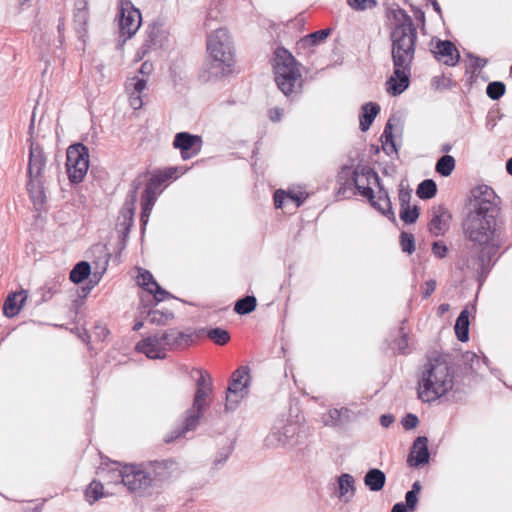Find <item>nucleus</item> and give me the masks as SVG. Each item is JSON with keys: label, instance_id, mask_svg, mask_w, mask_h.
Instances as JSON below:
<instances>
[{"label": "nucleus", "instance_id": "de8ad7c7", "mask_svg": "<svg viewBox=\"0 0 512 512\" xmlns=\"http://www.w3.org/2000/svg\"><path fill=\"white\" fill-rule=\"evenodd\" d=\"M198 423L199 422H196L195 425L192 427V428H189L187 427V416L185 417V421H184V425L182 428H178V429H175L173 430L170 434H168L165 438H164V441L166 443H172L173 441H175L176 439L184 436L187 432L189 431H193L196 429V427L198 426Z\"/></svg>", "mask_w": 512, "mask_h": 512}, {"label": "nucleus", "instance_id": "864d4df0", "mask_svg": "<svg viewBox=\"0 0 512 512\" xmlns=\"http://www.w3.org/2000/svg\"><path fill=\"white\" fill-rule=\"evenodd\" d=\"M419 423L418 417L412 413L407 414L402 419V425L406 430L414 429Z\"/></svg>", "mask_w": 512, "mask_h": 512}, {"label": "nucleus", "instance_id": "f3484780", "mask_svg": "<svg viewBox=\"0 0 512 512\" xmlns=\"http://www.w3.org/2000/svg\"><path fill=\"white\" fill-rule=\"evenodd\" d=\"M136 350L145 354L150 359H163L166 357L167 352L159 334L139 341L136 344Z\"/></svg>", "mask_w": 512, "mask_h": 512}, {"label": "nucleus", "instance_id": "393cba45", "mask_svg": "<svg viewBox=\"0 0 512 512\" xmlns=\"http://www.w3.org/2000/svg\"><path fill=\"white\" fill-rule=\"evenodd\" d=\"M88 3L86 0H78L75 4L74 24L77 33L83 37L87 33L88 26Z\"/></svg>", "mask_w": 512, "mask_h": 512}, {"label": "nucleus", "instance_id": "a211bd4d", "mask_svg": "<svg viewBox=\"0 0 512 512\" xmlns=\"http://www.w3.org/2000/svg\"><path fill=\"white\" fill-rule=\"evenodd\" d=\"M136 201L137 187L129 193L128 199L121 209L120 216L118 218L117 226L121 229V232L124 236L130 232V229L133 225Z\"/></svg>", "mask_w": 512, "mask_h": 512}, {"label": "nucleus", "instance_id": "58836bf2", "mask_svg": "<svg viewBox=\"0 0 512 512\" xmlns=\"http://www.w3.org/2000/svg\"><path fill=\"white\" fill-rule=\"evenodd\" d=\"M437 192V186L431 179L422 181L417 188V195L421 199H430L435 196Z\"/></svg>", "mask_w": 512, "mask_h": 512}, {"label": "nucleus", "instance_id": "20e7f679", "mask_svg": "<svg viewBox=\"0 0 512 512\" xmlns=\"http://www.w3.org/2000/svg\"><path fill=\"white\" fill-rule=\"evenodd\" d=\"M274 73L278 88L286 96L298 95L302 89V74L294 56L284 47L274 51Z\"/></svg>", "mask_w": 512, "mask_h": 512}, {"label": "nucleus", "instance_id": "a18cd8bd", "mask_svg": "<svg viewBox=\"0 0 512 512\" xmlns=\"http://www.w3.org/2000/svg\"><path fill=\"white\" fill-rule=\"evenodd\" d=\"M418 217H419V209L417 206L411 207L409 205V206L400 208V218L403 222H405L407 224H412L417 221Z\"/></svg>", "mask_w": 512, "mask_h": 512}, {"label": "nucleus", "instance_id": "ddd939ff", "mask_svg": "<svg viewBox=\"0 0 512 512\" xmlns=\"http://www.w3.org/2000/svg\"><path fill=\"white\" fill-rule=\"evenodd\" d=\"M173 146L180 150L181 157L186 160L196 156L200 152L202 138L188 132H179L174 137Z\"/></svg>", "mask_w": 512, "mask_h": 512}, {"label": "nucleus", "instance_id": "49530a36", "mask_svg": "<svg viewBox=\"0 0 512 512\" xmlns=\"http://www.w3.org/2000/svg\"><path fill=\"white\" fill-rule=\"evenodd\" d=\"M505 84L499 81L491 82L488 84L486 93L492 100H498L505 93Z\"/></svg>", "mask_w": 512, "mask_h": 512}, {"label": "nucleus", "instance_id": "aec40b11", "mask_svg": "<svg viewBox=\"0 0 512 512\" xmlns=\"http://www.w3.org/2000/svg\"><path fill=\"white\" fill-rule=\"evenodd\" d=\"M428 460V438L425 436H419L413 442L412 450L407 461L410 466L418 467L427 463Z\"/></svg>", "mask_w": 512, "mask_h": 512}, {"label": "nucleus", "instance_id": "5fc2aeb1", "mask_svg": "<svg viewBox=\"0 0 512 512\" xmlns=\"http://www.w3.org/2000/svg\"><path fill=\"white\" fill-rule=\"evenodd\" d=\"M447 251V246L441 241H435L432 244V252L438 258H444L447 254Z\"/></svg>", "mask_w": 512, "mask_h": 512}, {"label": "nucleus", "instance_id": "f257e3e1", "mask_svg": "<svg viewBox=\"0 0 512 512\" xmlns=\"http://www.w3.org/2000/svg\"><path fill=\"white\" fill-rule=\"evenodd\" d=\"M471 211L464 223L466 237L481 247L476 270L486 274L492 258L501 245V222L496 194L492 188L480 185L472 190Z\"/></svg>", "mask_w": 512, "mask_h": 512}, {"label": "nucleus", "instance_id": "37998d69", "mask_svg": "<svg viewBox=\"0 0 512 512\" xmlns=\"http://www.w3.org/2000/svg\"><path fill=\"white\" fill-rule=\"evenodd\" d=\"M146 85L147 80L145 78L132 77L126 82V90L128 93L141 95Z\"/></svg>", "mask_w": 512, "mask_h": 512}, {"label": "nucleus", "instance_id": "c85d7f7f", "mask_svg": "<svg viewBox=\"0 0 512 512\" xmlns=\"http://www.w3.org/2000/svg\"><path fill=\"white\" fill-rule=\"evenodd\" d=\"M380 106L373 102H368L362 106V113L359 118L360 129L364 132L367 131L378 113Z\"/></svg>", "mask_w": 512, "mask_h": 512}, {"label": "nucleus", "instance_id": "2f4dec72", "mask_svg": "<svg viewBox=\"0 0 512 512\" xmlns=\"http://www.w3.org/2000/svg\"><path fill=\"white\" fill-rule=\"evenodd\" d=\"M304 199L305 197H303L302 193L287 194L282 190H277L274 194V204L276 208H283L286 202H292L294 207L298 208L303 203Z\"/></svg>", "mask_w": 512, "mask_h": 512}, {"label": "nucleus", "instance_id": "0e129e2a", "mask_svg": "<svg viewBox=\"0 0 512 512\" xmlns=\"http://www.w3.org/2000/svg\"><path fill=\"white\" fill-rule=\"evenodd\" d=\"M153 70V65L152 63L148 62V61H145L142 63L141 67H140V70L139 72L143 75H149Z\"/></svg>", "mask_w": 512, "mask_h": 512}, {"label": "nucleus", "instance_id": "052dcab7", "mask_svg": "<svg viewBox=\"0 0 512 512\" xmlns=\"http://www.w3.org/2000/svg\"><path fill=\"white\" fill-rule=\"evenodd\" d=\"M130 105L133 109H140L143 105L141 95L129 93Z\"/></svg>", "mask_w": 512, "mask_h": 512}, {"label": "nucleus", "instance_id": "4be33fe9", "mask_svg": "<svg viewBox=\"0 0 512 512\" xmlns=\"http://www.w3.org/2000/svg\"><path fill=\"white\" fill-rule=\"evenodd\" d=\"M27 297L28 291L23 289L10 293L3 305L4 315L9 318L16 316L22 309Z\"/></svg>", "mask_w": 512, "mask_h": 512}, {"label": "nucleus", "instance_id": "2eb2a0df", "mask_svg": "<svg viewBox=\"0 0 512 512\" xmlns=\"http://www.w3.org/2000/svg\"><path fill=\"white\" fill-rule=\"evenodd\" d=\"M161 184L158 178L152 176L146 184L144 193L141 199L142 213L141 221L145 225L148 221L151 210L155 204V201L161 193Z\"/></svg>", "mask_w": 512, "mask_h": 512}, {"label": "nucleus", "instance_id": "c9c22d12", "mask_svg": "<svg viewBox=\"0 0 512 512\" xmlns=\"http://www.w3.org/2000/svg\"><path fill=\"white\" fill-rule=\"evenodd\" d=\"M257 300L254 296H246L239 299L234 306V311L240 315L252 312L256 308Z\"/></svg>", "mask_w": 512, "mask_h": 512}, {"label": "nucleus", "instance_id": "4d7b16f0", "mask_svg": "<svg viewBox=\"0 0 512 512\" xmlns=\"http://www.w3.org/2000/svg\"><path fill=\"white\" fill-rule=\"evenodd\" d=\"M406 507L410 510H414L418 502V494L414 492H407L405 496Z\"/></svg>", "mask_w": 512, "mask_h": 512}, {"label": "nucleus", "instance_id": "39448f33", "mask_svg": "<svg viewBox=\"0 0 512 512\" xmlns=\"http://www.w3.org/2000/svg\"><path fill=\"white\" fill-rule=\"evenodd\" d=\"M207 51L212 60L211 68L214 76L231 72L234 64L233 47L230 35L226 29L214 31L207 40Z\"/></svg>", "mask_w": 512, "mask_h": 512}, {"label": "nucleus", "instance_id": "3c124183", "mask_svg": "<svg viewBox=\"0 0 512 512\" xmlns=\"http://www.w3.org/2000/svg\"><path fill=\"white\" fill-rule=\"evenodd\" d=\"M411 197H412L411 190L406 188L403 183H400V185H399V195H398L400 208L401 207L409 206L410 205Z\"/></svg>", "mask_w": 512, "mask_h": 512}, {"label": "nucleus", "instance_id": "9b49d317", "mask_svg": "<svg viewBox=\"0 0 512 512\" xmlns=\"http://www.w3.org/2000/svg\"><path fill=\"white\" fill-rule=\"evenodd\" d=\"M352 183L357 189V192L368 200L374 198V191L372 186H380V179L378 174L369 166L357 165L352 172Z\"/></svg>", "mask_w": 512, "mask_h": 512}, {"label": "nucleus", "instance_id": "f8f14e48", "mask_svg": "<svg viewBox=\"0 0 512 512\" xmlns=\"http://www.w3.org/2000/svg\"><path fill=\"white\" fill-rule=\"evenodd\" d=\"M119 28L122 36L131 38L141 25V13L133 4L124 0L121 1L119 7Z\"/></svg>", "mask_w": 512, "mask_h": 512}, {"label": "nucleus", "instance_id": "b1692460", "mask_svg": "<svg viewBox=\"0 0 512 512\" xmlns=\"http://www.w3.org/2000/svg\"><path fill=\"white\" fill-rule=\"evenodd\" d=\"M27 190L35 209L40 210L46 202L43 179L29 178L27 182Z\"/></svg>", "mask_w": 512, "mask_h": 512}, {"label": "nucleus", "instance_id": "cd10ccee", "mask_svg": "<svg viewBox=\"0 0 512 512\" xmlns=\"http://www.w3.org/2000/svg\"><path fill=\"white\" fill-rule=\"evenodd\" d=\"M378 191L377 200L375 197L372 200H368L370 204L380 211L383 215L389 216L394 219V212L392 210V204L388 195V192L380 185Z\"/></svg>", "mask_w": 512, "mask_h": 512}, {"label": "nucleus", "instance_id": "4468645a", "mask_svg": "<svg viewBox=\"0 0 512 512\" xmlns=\"http://www.w3.org/2000/svg\"><path fill=\"white\" fill-rule=\"evenodd\" d=\"M451 214L442 205L434 206L430 210L429 232L434 236L444 235L450 227Z\"/></svg>", "mask_w": 512, "mask_h": 512}, {"label": "nucleus", "instance_id": "dca6fc26", "mask_svg": "<svg viewBox=\"0 0 512 512\" xmlns=\"http://www.w3.org/2000/svg\"><path fill=\"white\" fill-rule=\"evenodd\" d=\"M46 166V157L39 144L30 139L28 178L43 179V170Z\"/></svg>", "mask_w": 512, "mask_h": 512}, {"label": "nucleus", "instance_id": "6e6552de", "mask_svg": "<svg viewBox=\"0 0 512 512\" xmlns=\"http://www.w3.org/2000/svg\"><path fill=\"white\" fill-rule=\"evenodd\" d=\"M250 380V369L248 366H241L232 373L226 392V411L235 410L239 403L248 395Z\"/></svg>", "mask_w": 512, "mask_h": 512}, {"label": "nucleus", "instance_id": "bf43d9fd", "mask_svg": "<svg viewBox=\"0 0 512 512\" xmlns=\"http://www.w3.org/2000/svg\"><path fill=\"white\" fill-rule=\"evenodd\" d=\"M469 58L471 59L472 63L471 65L475 68V69H482L485 67V65L487 64V60L484 59V58H481V57H478V56H474L472 54H469L468 55Z\"/></svg>", "mask_w": 512, "mask_h": 512}, {"label": "nucleus", "instance_id": "8fccbe9b", "mask_svg": "<svg viewBox=\"0 0 512 512\" xmlns=\"http://www.w3.org/2000/svg\"><path fill=\"white\" fill-rule=\"evenodd\" d=\"M348 5L357 11L373 9L377 6L376 0H347Z\"/></svg>", "mask_w": 512, "mask_h": 512}, {"label": "nucleus", "instance_id": "a19ab883", "mask_svg": "<svg viewBox=\"0 0 512 512\" xmlns=\"http://www.w3.org/2000/svg\"><path fill=\"white\" fill-rule=\"evenodd\" d=\"M103 496V485L96 480L92 481L85 491L86 500L93 504Z\"/></svg>", "mask_w": 512, "mask_h": 512}, {"label": "nucleus", "instance_id": "412c9836", "mask_svg": "<svg viewBox=\"0 0 512 512\" xmlns=\"http://www.w3.org/2000/svg\"><path fill=\"white\" fill-rule=\"evenodd\" d=\"M354 418V412L347 408H333L324 413L321 421L325 426L336 427L350 422Z\"/></svg>", "mask_w": 512, "mask_h": 512}, {"label": "nucleus", "instance_id": "c03bdc74", "mask_svg": "<svg viewBox=\"0 0 512 512\" xmlns=\"http://www.w3.org/2000/svg\"><path fill=\"white\" fill-rule=\"evenodd\" d=\"M207 336L218 345H224L230 340L228 331L222 328L210 329L207 332Z\"/></svg>", "mask_w": 512, "mask_h": 512}, {"label": "nucleus", "instance_id": "e433bc0d", "mask_svg": "<svg viewBox=\"0 0 512 512\" xmlns=\"http://www.w3.org/2000/svg\"><path fill=\"white\" fill-rule=\"evenodd\" d=\"M455 168V159L450 155L442 156L436 163V171L444 176H450Z\"/></svg>", "mask_w": 512, "mask_h": 512}, {"label": "nucleus", "instance_id": "9d476101", "mask_svg": "<svg viewBox=\"0 0 512 512\" xmlns=\"http://www.w3.org/2000/svg\"><path fill=\"white\" fill-rule=\"evenodd\" d=\"M209 375L200 371V377L197 380V389L194 395L193 404L187 410V427L192 428L196 422H199L203 416V412L208 406L207 398L212 391V386L209 381Z\"/></svg>", "mask_w": 512, "mask_h": 512}, {"label": "nucleus", "instance_id": "423d86ee", "mask_svg": "<svg viewBox=\"0 0 512 512\" xmlns=\"http://www.w3.org/2000/svg\"><path fill=\"white\" fill-rule=\"evenodd\" d=\"M300 425L293 421L278 420L264 439L269 449H289L299 442Z\"/></svg>", "mask_w": 512, "mask_h": 512}, {"label": "nucleus", "instance_id": "5701e85b", "mask_svg": "<svg viewBox=\"0 0 512 512\" xmlns=\"http://www.w3.org/2000/svg\"><path fill=\"white\" fill-rule=\"evenodd\" d=\"M436 55L445 65L455 66L460 59V54L450 41H439L436 46Z\"/></svg>", "mask_w": 512, "mask_h": 512}, {"label": "nucleus", "instance_id": "774afa93", "mask_svg": "<svg viewBox=\"0 0 512 512\" xmlns=\"http://www.w3.org/2000/svg\"><path fill=\"white\" fill-rule=\"evenodd\" d=\"M391 512H408V508L406 505L402 502L396 503L393 507Z\"/></svg>", "mask_w": 512, "mask_h": 512}, {"label": "nucleus", "instance_id": "4c0bfd02", "mask_svg": "<svg viewBox=\"0 0 512 512\" xmlns=\"http://www.w3.org/2000/svg\"><path fill=\"white\" fill-rule=\"evenodd\" d=\"M330 32H331L330 29L318 30L314 33H311V34L303 37L300 41V44L303 47L317 45L320 42H322L323 40H325L328 37V35L330 34Z\"/></svg>", "mask_w": 512, "mask_h": 512}, {"label": "nucleus", "instance_id": "6e6d98bb", "mask_svg": "<svg viewBox=\"0 0 512 512\" xmlns=\"http://www.w3.org/2000/svg\"><path fill=\"white\" fill-rule=\"evenodd\" d=\"M394 348L399 353H405L408 348V337L405 333L402 332L401 337L395 341Z\"/></svg>", "mask_w": 512, "mask_h": 512}, {"label": "nucleus", "instance_id": "72a5a7b5", "mask_svg": "<svg viewBox=\"0 0 512 512\" xmlns=\"http://www.w3.org/2000/svg\"><path fill=\"white\" fill-rule=\"evenodd\" d=\"M161 36L162 31L159 26L153 25L150 26L147 31V39L145 40V43L143 44L144 53L148 51L149 49L156 48L161 45Z\"/></svg>", "mask_w": 512, "mask_h": 512}, {"label": "nucleus", "instance_id": "0eeeda50", "mask_svg": "<svg viewBox=\"0 0 512 512\" xmlns=\"http://www.w3.org/2000/svg\"><path fill=\"white\" fill-rule=\"evenodd\" d=\"M116 468L111 471L117 473V478L130 492H141L147 489L152 483V477L143 465L125 464L113 462Z\"/></svg>", "mask_w": 512, "mask_h": 512}, {"label": "nucleus", "instance_id": "338daca9", "mask_svg": "<svg viewBox=\"0 0 512 512\" xmlns=\"http://www.w3.org/2000/svg\"><path fill=\"white\" fill-rule=\"evenodd\" d=\"M228 458V453L226 452H223V453H220L219 456H217L214 460V465L217 467L221 464H223Z\"/></svg>", "mask_w": 512, "mask_h": 512}, {"label": "nucleus", "instance_id": "6ab92c4d", "mask_svg": "<svg viewBox=\"0 0 512 512\" xmlns=\"http://www.w3.org/2000/svg\"><path fill=\"white\" fill-rule=\"evenodd\" d=\"M137 283L147 292L153 294L156 302H161L169 296V293L159 286L153 275L147 270L139 269Z\"/></svg>", "mask_w": 512, "mask_h": 512}, {"label": "nucleus", "instance_id": "7c9ffc66", "mask_svg": "<svg viewBox=\"0 0 512 512\" xmlns=\"http://www.w3.org/2000/svg\"><path fill=\"white\" fill-rule=\"evenodd\" d=\"M455 333L459 341L466 342L469 339V312L464 309L460 312L456 323Z\"/></svg>", "mask_w": 512, "mask_h": 512}, {"label": "nucleus", "instance_id": "79ce46f5", "mask_svg": "<svg viewBox=\"0 0 512 512\" xmlns=\"http://www.w3.org/2000/svg\"><path fill=\"white\" fill-rule=\"evenodd\" d=\"M173 318V314L169 311L150 310L148 313V321L156 325H164Z\"/></svg>", "mask_w": 512, "mask_h": 512}, {"label": "nucleus", "instance_id": "f03ea898", "mask_svg": "<svg viewBox=\"0 0 512 512\" xmlns=\"http://www.w3.org/2000/svg\"><path fill=\"white\" fill-rule=\"evenodd\" d=\"M395 20L396 24L390 34L393 74L386 81V91L392 96L400 95L409 86L417 41V29L404 10L397 11Z\"/></svg>", "mask_w": 512, "mask_h": 512}, {"label": "nucleus", "instance_id": "a878e982", "mask_svg": "<svg viewBox=\"0 0 512 512\" xmlns=\"http://www.w3.org/2000/svg\"><path fill=\"white\" fill-rule=\"evenodd\" d=\"M162 344L166 350H172L183 346L189 340V335L184 334L176 329H170L159 334Z\"/></svg>", "mask_w": 512, "mask_h": 512}, {"label": "nucleus", "instance_id": "ea45409f", "mask_svg": "<svg viewBox=\"0 0 512 512\" xmlns=\"http://www.w3.org/2000/svg\"><path fill=\"white\" fill-rule=\"evenodd\" d=\"M339 497H344L348 493L354 494V478L347 473H344L338 478Z\"/></svg>", "mask_w": 512, "mask_h": 512}, {"label": "nucleus", "instance_id": "7ed1b4c3", "mask_svg": "<svg viewBox=\"0 0 512 512\" xmlns=\"http://www.w3.org/2000/svg\"><path fill=\"white\" fill-rule=\"evenodd\" d=\"M454 386V370L444 355H432L423 365L418 380V398L427 403L446 395Z\"/></svg>", "mask_w": 512, "mask_h": 512}, {"label": "nucleus", "instance_id": "c756f323", "mask_svg": "<svg viewBox=\"0 0 512 512\" xmlns=\"http://www.w3.org/2000/svg\"><path fill=\"white\" fill-rule=\"evenodd\" d=\"M386 481L385 474L379 470V469H371L369 470L365 477H364V483L365 485L371 490V491H380Z\"/></svg>", "mask_w": 512, "mask_h": 512}, {"label": "nucleus", "instance_id": "09e8293b", "mask_svg": "<svg viewBox=\"0 0 512 512\" xmlns=\"http://www.w3.org/2000/svg\"><path fill=\"white\" fill-rule=\"evenodd\" d=\"M400 246L403 252L412 254L415 251L414 236L407 232H402L400 235Z\"/></svg>", "mask_w": 512, "mask_h": 512}, {"label": "nucleus", "instance_id": "603ef678", "mask_svg": "<svg viewBox=\"0 0 512 512\" xmlns=\"http://www.w3.org/2000/svg\"><path fill=\"white\" fill-rule=\"evenodd\" d=\"M177 168L176 167H169L163 171H160L159 173L157 174H154L153 176L155 178H158L160 184L162 185L165 181L169 180V179H172V178H177Z\"/></svg>", "mask_w": 512, "mask_h": 512}, {"label": "nucleus", "instance_id": "e2e57ef3", "mask_svg": "<svg viewBox=\"0 0 512 512\" xmlns=\"http://www.w3.org/2000/svg\"><path fill=\"white\" fill-rule=\"evenodd\" d=\"M394 421H395V418L391 414H383L380 417V423L385 428H388Z\"/></svg>", "mask_w": 512, "mask_h": 512}, {"label": "nucleus", "instance_id": "473e14b6", "mask_svg": "<svg viewBox=\"0 0 512 512\" xmlns=\"http://www.w3.org/2000/svg\"><path fill=\"white\" fill-rule=\"evenodd\" d=\"M393 127L390 120L386 123L381 135L382 149L387 155L397 154V148L393 137Z\"/></svg>", "mask_w": 512, "mask_h": 512}, {"label": "nucleus", "instance_id": "680f3d73", "mask_svg": "<svg viewBox=\"0 0 512 512\" xmlns=\"http://www.w3.org/2000/svg\"><path fill=\"white\" fill-rule=\"evenodd\" d=\"M283 115V110L280 108H273L269 111V118L273 122L280 121Z\"/></svg>", "mask_w": 512, "mask_h": 512}, {"label": "nucleus", "instance_id": "f704fd0d", "mask_svg": "<svg viewBox=\"0 0 512 512\" xmlns=\"http://www.w3.org/2000/svg\"><path fill=\"white\" fill-rule=\"evenodd\" d=\"M90 274V265L85 262L77 263L70 272V280L76 284L82 282Z\"/></svg>", "mask_w": 512, "mask_h": 512}, {"label": "nucleus", "instance_id": "bb28decb", "mask_svg": "<svg viewBox=\"0 0 512 512\" xmlns=\"http://www.w3.org/2000/svg\"><path fill=\"white\" fill-rule=\"evenodd\" d=\"M154 479L165 481L178 473V464L172 460H164L152 464Z\"/></svg>", "mask_w": 512, "mask_h": 512}, {"label": "nucleus", "instance_id": "13d9d810", "mask_svg": "<svg viewBox=\"0 0 512 512\" xmlns=\"http://www.w3.org/2000/svg\"><path fill=\"white\" fill-rule=\"evenodd\" d=\"M436 289V281L428 280L425 282L423 287V297L428 298Z\"/></svg>", "mask_w": 512, "mask_h": 512}, {"label": "nucleus", "instance_id": "1a4fd4ad", "mask_svg": "<svg viewBox=\"0 0 512 512\" xmlns=\"http://www.w3.org/2000/svg\"><path fill=\"white\" fill-rule=\"evenodd\" d=\"M67 173L72 183L83 181L89 168V150L81 143L73 144L67 149Z\"/></svg>", "mask_w": 512, "mask_h": 512}, {"label": "nucleus", "instance_id": "69168bd1", "mask_svg": "<svg viewBox=\"0 0 512 512\" xmlns=\"http://www.w3.org/2000/svg\"><path fill=\"white\" fill-rule=\"evenodd\" d=\"M44 294H43V297L46 298L47 294L49 295V297H51L54 293H56L58 290H57V286L56 284H53V285H45L44 288Z\"/></svg>", "mask_w": 512, "mask_h": 512}]
</instances>
